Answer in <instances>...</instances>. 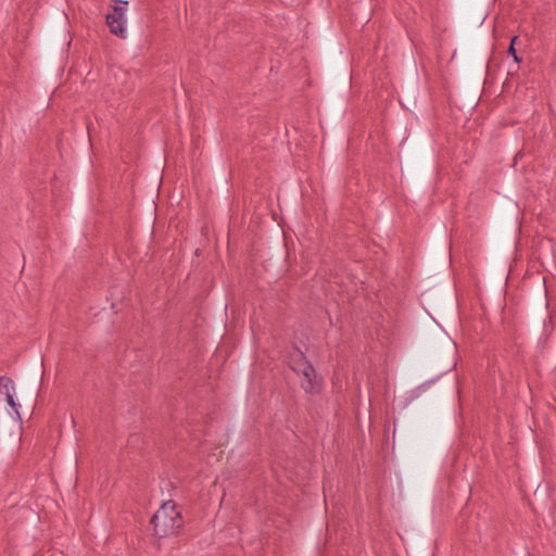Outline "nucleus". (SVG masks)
<instances>
[{
  "mask_svg": "<svg viewBox=\"0 0 556 556\" xmlns=\"http://www.w3.org/2000/svg\"><path fill=\"white\" fill-rule=\"evenodd\" d=\"M127 3V1L115 0L113 12L109 13L105 17L110 31L119 38H126L127 36V16L125 8Z\"/></svg>",
  "mask_w": 556,
  "mask_h": 556,
  "instance_id": "f03ea898",
  "label": "nucleus"
},
{
  "mask_svg": "<svg viewBox=\"0 0 556 556\" xmlns=\"http://www.w3.org/2000/svg\"><path fill=\"white\" fill-rule=\"evenodd\" d=\"M0 392L4 395L14 393V381L5 376L0 377Z\"/></svg>",
  "mask_w": 556,
  "mask_h": 556,
  "instance_id": "39448f33",
  "label": "nucleus"
},
{
  "mask_svg": "<svg viewBox=\"0 0 556 556\" xmlns=\"http://www.w3.org/2000/svg\"><path fill=\"white\" fill-rule=\"evenodd\" d=\"M154 535L167 538L176 534L184 526V518L174 501H167L151 518Z\"/></svg>",
  "mask_w": 556,
  "mask_h": 556,
  "instance_id": "f257e3e1",
  "label": "nucleus"
},
{
  "mask_svg": "<svg viewBox=\"0 0 556 556\" xmlns=\"http://www.w3.org/2000/svg\"><path fill=\"white\" fill-rule=\"evenodd\" d=\"M516 40H517V37H514V38L511 39V41H510V46H509V49H508V52H509V54H511V55H513L514 61H515L516 63H519V62H520V59H519V56L517 55V52H516V49H515V42H516Z\"/></svg>",
  "mask_w": 556,
  "mask_h": 556,
  "instance_id": "423d86ee",
  "label": "nucleus"
},
{
  "mask_svg": "<svg viewBox=\"0 0 556 556\" xmlns=\"http://www.w3.org/2000/svg\"><path fill=\"white\" fill-rule=\"evenodd\" d=\"M301 387L306 393H315L319 389V383L316 379V370L314 366H306L305 371L301 372Z\"/></svg>",
  "mask_w": 556,
  "mask_h": 556,
  "instance_id": "7ed1b4c3",
  "label": "nucleus"
},
{
  "mask_svg": "<svg viewBox=\"0 0 556 556\" xmlns=\"http://www.w3.org/2000/svg\"><path fill=\"white\" fill-rule=\"evenodd\" d=\"M306 366H312L311 362L306 358L304 353L300 350L295 352V354L291 355L290 358V367L298 375L305 371Z\"/></svg>",
  "mask_w": 556,
  "mask_h": 556,
  "instance_id": "20e7f679",
  "label": "nucleus"
},
{
  "mask_svg": "<svg viewBox=\"0 0 556 556\" xmlns=\"http://www.w3.org/2000/svg\"><path fill=\"white\" fill-rule=\"evenodd\" d=\"M13 395H14V393L5 395L7 403L15 410L16 414H18V410H17L18 405L15 403Z\"/></svg>",
  "mask_w": 556,
  "mask_h": 556,
  "instance_id": "0eeeda50",
  "label": "nucleus"
}]
</instances>
